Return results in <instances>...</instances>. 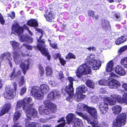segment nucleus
Instances as JSON below:
<instances>
[{
  "mask_svg": "<svg viewBox=\"0 0 127 127\" xmlns=\"http://www.w3.org/2000/svg\"><path fill=\"white\" fill-rule=\"evenodd\" d=\"M59 60L62 64L64 65L66 61L63 58H60Z\"/></svg>",
  "mask_w": 127,
  "mask_h": 127,
  "instance_id": "6e6d98bb",
  "label": "nucleus"
},
{
  "mask_svg": "<svg viewBox=\"0 0 127 127\" xmlns=\"http://www.w3.org/2000/svg\"><path fill=\"white\" fill-rule=\"evenodd\" d=\"M61 55L59 53L55 54L53 56V57L55 59H57L58 58H59L60 59V58Z\"/></svg>",
  "mask_w": 127,
  "mask_h": 127,
  "instance_id": "3c124183",
  "label": "nucleus"
},
{
  "mask_svg": "<svg viewBox=\"0 0 127 127\" xmlns=\"http://www.w3.org/2000/svg\"><path fill=\"white\" fill-rule=\"evenodd\" d=\"M88 15L90 16L93 17L94 15V13L93 11L90 10L88 11Z\"/></svg>",
  "mask_w": 127,
  "mask_h": 127,
  "instance_id": "603ef678",
  "label": "nucleus"
},
{
  "mask_svg": "<svg viewBox=\"0 0 127 127\" xmlns=\"http://www.w3.org/2000/svg\"><path fill=\"white\" fill-rule=\"evenodd\" d=\"M122 87L125 90L127 91V84L124 83L122 85Z\"/></svg>",
  "mask_w": 127,
  "mask_h": 127,
  "instance_id": "13d9d810",
  "label": "nucleus"
},
{
  "mask_svg": "<svg viewBox=\"0 0 127 127\" xmlns=\"http://www.w3.org/2000/svg\"><path fill=\"white\" fill-rule=\"evenodd\" d=\"M38 87H33L31 93L32 95L33 96L34 98L38 99H41L43 98V94L41 92V91L39 90Z\"/></svg>",
  "mask_w": 127,
  "mask_h": 127,
  "instance_id": "f8f14e48",
  "label": "nucleus"
},
{
  "mask_svg": "<svg viewBox=\"0 0 127 127\" xmlns=\"http://www.w3.org/2000/svg\"><path fill=\"white\" fill-rule=\"evenodd\" d=\"M24 27L25 29L26 28L27 30L29 32L30 34L31 35H32V33L30 30H29V29L26 27V26H24Z\"/></svg>",
  "mask_w": 127,
  "mask_h": 127,
  "instance_id": "052dcab7",
  "label": "nucleus"
},
{
  "mask_svg": "<svg viewBox=\"0 0 127 127\" xmlns=\"http://www.w3.org/2000/svg\"><path fill=\"white\" fill-rule=\"evenodd\" d=\"M111 96L113 98V100H114L115 102V101L116 100L118 102L120 103H125L127 104V93H124L122 98L120 95L115 94H112Z\"/></svg>",
  "mask_w": 127,
  "mask_h": 127,
  "instance_id": "1a4fd4ad",
  "label": "nucleus"
},
{
  "mask_svg": "<svg viewBox=\"0 0 127 127\" xmlns=\"http://www.w3.org/2000/svg\"><path fill=\"white\" fill-rule=\"evenodd\" d=\"M122 107L119 105H116L113 107L112 110L113 113L115 115H117L120 113L122 110Z\"/></svg>",
  "mask_w": 127,
  "mask_h": 127,
  "instance_id": "b1692460",
  "label": "nucleus"
},
{
  "mask_svg": "<svg viewBox=\"0 0 127 127\" xmlns=\"http://www.w3.org/2000/svg\"><path fill=\"white\" fill-rule=\"evenodd\" d=\"M76 93L75 99L77 101L83 99L85 97V95L83 94L81 92L76 91Z\"/></svg>",
  "mask_w": 127,
  "mask_h": 127,
  "instance_id": "bb28decb",
  "label": "nucleus"
},
{
  "mask_svg": "<svg viewBox=\"0 0 127 127\" xmlns=\"http://www.w3.org/2000/svg\"><path fill=\"white\" fill-rule=\"evenodd\" d=\"M0 22L2 24H4L5 22L3 17L0 13Z\"/></svg>",
  "mask_w": 127,
  "mask_h": 127,
  "instance_id": "8fccbe9b",
  "label": "nucleus"
},
{
  "mask_svg": "<svg viewBox=\"0 0 127 127\" xmlns=\"http://www.w3.org/2000/svg\"><path fill=\"white\" fill-rule=\"evenodd\" d=\"M32 101V98L30 97L17 101L15 110H20L22 108L26 110V116L27 117H30L32 116L35 117L37 114V111L35 109L32 108V104H28Z\"/></svg>",
  "mask_w": 127,
  "mask_h": 127,
  "instance_id": "f257e3e1",
  "label": "nucleus"
},
{
  "mask_svg": "<svg viewBox=\"0 0 127 127\" xmlns=\"http://www.w3.org/2000/svg\"><path fill=\"white\" fill-rule=\"evenodd\" d=\"M88 123L92 125L93 127H101L100 125L98 124L97 120H94L93 121L88 120ZM88 127H90L88 126Z\"/></svg>",
  "mask_w": 127,
  "mask_h": 127,
  "instance_id": "72a5a7b5",
  "label": "nucleus"
},
{
  "mask_svg": "<svg viewBox=\"0 0 127 127\" xmlns=\"http://www.w3.org/2000/svg\"><path fill=\"white\" fill-rule=\"evenodd\" d=\"M10 43L12 45V48L14 50H19L21 48L20 44L18 42L15 41H11ZM13 58L14 61L16 64L19 63L21 57L20 56V54L22 56H25L26 55L24 54L19 52H17L15 51L13 53Z\"/></svg>",
  "mask_w": 127,
  "mask_h": 127,
  "instance_id": "39448f33",
  "label": "nucleus"
},
{
  "mask_svg": "<svg viewBox=\"0 0 127 127\" xmlns=\"http://www.w3.org/2000/svg\"><path fill=\"white\" fill-rule=\"evenodd\" d=\"M16 111V112L14 114L13 118V121L14 122H15L20 117L22 113V111L20 110H18Z\"/></svg>",
  "mask_w": 127,
  "mask_h": 127,
  "instance_id": "c756f323",
  "label": "nucleus"
},
{
  "mask_svg": "<svg viewBox=\"0 0 127 127\" xmlns=\"http://www.w3.org/2000/svg\"><path fill=\"white\" fill-rule=\"evenodd\" d=\"M27 24L28 25L31 26L36 27L38 25L36 21L35 20H32L28 21Z\"/></svg>",
  "mask_w": 127,
  "mask_h": 127,
  "instance_id": "473e14b6",
  "label": "nucleus"
},
{
  "mask_svg": "<svg viewBox=\"0 0 127 127\" xmlns=\"http://www.w3.org/2000/svg\"><path fill=\"white\" fill-rule=\"evenodd\" d=\"M40 121L43 123H44L46 122V120L43 119H41L39 120Z\"/></svg>",
  "mask_w": 127,
  "mask_h": 127,
  "instance_id": "680f3d73",
  "label": "nucleus"
},
{
  "mask_svg": "<svg viewBox=\"0 0 127 127\" xmlns=\"http://www.w3.org/2000/svg\"><path fill=\"white\" fill-rule=\"evenodd\" d=\"M86 84L88 87L90 88H93L94 87V83L91 80H87L86 82Z\"/></svg>",
  "mask_w": 127,
  "mask_h": 127,
  "instance_id": "c9c22d12",
  "label": "nucleus"
},
{
  "mask_svg": "<svg viewBox=\"0 0 127 127\" xmlns=\"http://www.w3.org/2000/svg\"><path fill=\"white\" fill-rule=\"evenodd\" d=\"M87 89L86 87L83 85H81L79 86L76 89V91L81 92L82 93H84L86 91Z\"/></svg>",
  "mask_w": 127,
  "mask_h": 127,
  "instance_id": "2f4dec72",
  "label": "nucleus"
},
{
  "mask_svg": "<svg viewBox=\"0 0 127 127\" xmlns=\"http://www.w3.org/2000/svg\"><path fill=\"white\" fill-rule=\"evenodd\" d=\"M60 94V92L58 91H54L49 94L47 97V100L48 101L56 99L57 96H59Z\"/></svg>",
  "mask_w": 127,
  "mask_h": 127,
  "instance_id": "4468645a",
  "label": "nucleus"
},
{
  "mask_svg": "<svg viewBox=\"0 0 127 127\" xmlns=\"http://www.w3.org/2000/svg\"><path fill=\"white\" fill-rule=\"evenodd\" d=\"M45 105L44 108V106L40 107L38 109L40 113L43 115L48 114L49 111L53 112H55L57 110L56 105L53 103L50 102L48 100H45L44 102Z\"/></svg>",
  "mask_w": 127,
  "mask_h": 127,
  "instance_id": "20e7f679",
  "label": "nucleus"
},
{
  "mask_svg": "<svg viewBox=\"0 0 127 127\" xmlns=\"http://www.w3.org/2000/svg\"><path fill=\"white\" fill-rule=\"evenodd\" d=\"M127 49V45L121 48L119 50L118 52L120 53L123 52L125 51L126 49Z\"/></svg>",
  "mask_w": 127,
  "mask_h": 127,
  "instance_id": "a18cd8bd",
  "label": "nucleus"
},
{
  "mask_svg": "<svg viewBox=\"0 0 127 127\" xmlns=\"http://www.w3.org/2000/svg\"><path fill=\"white\" fill-rule=\"evenodd\" d=\"M95 55L94 54H92L90 55L89 56H88L86 58V63L87 64H89L92 62H94L96 61L95 59Z\"/></svg>",
  "mask_w": 127,
  "mask_h": 127,
  "instance_id": "393cba45",
  "label": "nucleus"
},
{
  "mask_svg": "<svg viewBox=\"0 0 127 127\" xmlns=\"http://www.w3.org/2000/svg\"><path fill=\"white\" fill-rule=\"evenodd\" d=\"M92 101L95 102L96 101L98 100V97L96 96H94L91 98Z\"/></svg>",
  "mask_w": 127,
  "mask_h": 127,
  "instance_id": "864d4df0",
  "label": "nucleus"
},
{
  "mask_svg": "<svg viewBox=\"0 0 127 127\" xmlns=\"http://www.w3.org/2000/svg\"><path fill=\"white\" fill-rule=\"evenodd\" d=\"M115 17L118 19H120V17L119 15V14H116L115 15Z\"/></svg>",
  "mask_w": 127,
  "mask_h": 127,
  "instance_id": "0e129e2a",
  "label": "nucleus"
},
{
  "mask_svg": "<svg viewBox=\"0 0 127 127\" xmlns=\"http://www.w3.org/2000/svg\"><path fill=\"white\" fill-rule=\"evenodd\" d=\"M51 126L47 124H44L42 125V127H51Z\"/></svg>",
  "mask_w": 127,
  "mask_h": 127,
  "instance_id": "e2e57ef3",
  "label": "nucleus"
},
{
  "mask_svg": "<svg viewBox=\"0 0 127 127\" xmlns=\"http://www.w3.org/2000/svg\"><path fill=\"white\" fill-rule=\"evenodd\" d=\"M68 80L70 83L69 85L66 87L65 91L72 97V95L73 94L74 90L73 87V81L74 80V79L72 77H68Z\"/></svg>",
  "mask_w": 127,
  "mask_h": 127,
  "instance_id": "9b49d317",
  "label": "nucleus"
},
{
  "mask_svg": "<svg viewBox=\"0 0 127 127\" xmlns=\"http://www.w3.org/2000/svg\"><path fill=\"white\" fill-rule=\"evenodd\" d=\"M48 41L50 42V46L54 49H57V44L56 43L52 44L50 42L51 41L49 39L48 40Z\"/></svg>",
  "mask_w": 127,
  "mask_h": 127,
  "instance_id": "37998d69",
  "label": "nucleus"
},
{
  "mask_svg": "<svg viewBox=\"0 0 127 127\" xmlns=\"http://www.w3.org/2000/svg\"><path fill=\"white\" fill-rule=\"evenodd\" d=\"M46 74L47 76H50L52 73V69L51 67L48 66L46 68Z\"/></svg>",
  "mask_w": 127,
  "mask_h": 127,
  "instance_id": "f704fd0d",
  "label": "nucleus"
},
{
  "mask_svg": "<svg viewBox=\"0 0 127 127\" xmlns=\"http://www.w3.org/2000/svg\"><path fill=\"white\" fill-rule=\"evenodd\" d=\"M113 64V62L112 61H110L108 63L106 67V71L109 72L112 70Z\"/></svg>",
  "mask_w": 127,
  "mask_h": 127,
  "instance_id": "c85d7f7f",
  "label": "nucleus"
},
{
  "mask_svg": "<svg viewBox=\"0 0 127 127\" xmlns=\"http://www.w3.org/2000/svg\"><path fill=\"white\" fill-rule=\"evenodd\" d=\"M99 85H106L108 84V82L107 80H101L98 81Z\"/></svg>",
  "mask_w": 127,
  "mask_h": 127,
  "instance_id": "ea45409f",
  "label": "nucleus"
},
{
  "mask_svg": "<svg viewBox=\"0 0 127 127\" xmlns=\"http://www.w3.org/2000/svg\"><path fill=\"white\" fill-rule=\"evenodd\" d=\"M121 63L122 65L127 68V57L122 59Z\"/></svg>",
  "mask_w": 127,
  "mask_h": 127,
  "instance_id": "e433bc0d",
  "label": "nucleus"
},
{
  "mask_svg": "<svg viewBox=\"0 0 127 127\" xmlns=\"http://www.w3.org/2000/svg\"><path fill=\"white\" fill-rule=\"evenodd\" d=\"M114 69L117 74L121 76L124 75L126 74L124 69L121 66H117Z\"/></svg>",
  "mask_w": 127,
  "mask_h": 127,
  "instance_id": "2eb2a0df",
  "label": "nucleus"
},
{
  "mask_svg": "<svg viewBox=\"0 0 127 127\" xmlns=\"http://www.w3.org/2000/svg\"><path fill=\"white\" fill-rule=\"evenodd\" d=\"M33 41L31 37H29L28 36V37L27 38L26 41L28 42L29 43H31Z\"/></svg>",
  "mask_w": 127,
  "mask_h": 127,
  "instance_id": "5fc2aeb1",
  "label": "nucleus"
},
{
  "mask_svg": "<svg viewBox=\"0 0 127 127\" xmlns=\"http://www.w3.org/2000/svg\"><path fill=\"white\" fill-rule=\"evenodd\" d=\"M23 45L28 49L30 50H32V47L28 44L24 43L23 44Z\"/></svg>",
  "mask_w": 127,
  "mask_h": 127,
  "instance_id": "09e8293b",
  "label": "nucleus"
},
{
  "mask_svg": "<svg viewBox=\"0 0 127 127\" xmlns=\"http://www.w3.org/2000/svg\"><path fill=\"white\" fill-rule=\"evenodd\" d=\"M101 24L102 28L105 30L110 28L109 22L107 20L102 19Z\"/></svg>",
  "mask_w": 127,
  "mask_h": 127,
  "instance_id": "5701e85b",
  "label": "nucleus"
},
{
  "mask_svg": "<svg viewBox=\"0 0 127 127\" xmlns=\"http://www.w3.org/2000/svg\"><path fill=\"white\" fill-rule=\"evenodd\" d=\"M12 29V32L16 35L20 34L24 31L23 28L20 26L18 23L13 25Z\"/></svg>",
  "mask_w": 127,
  "mask_h": 127,
  "instance_id": "ddd939ff",
  "label": "nucleus"
},
{
  "mask_svg": "<svg viewBox=\"0 0 127 127\" xmlns=\"http://www.w3.org/2000/svg\"><path fill=\"white\" fill-rule=\"evenodd\" d=\"M12 127H22L20 126H18V125L17 124H15Z\"/></svg>",
  "mask_w": 127,
  "mask_h": 127,
  "instance_id": "338daca9",
  "label": "nucleus"
},
{
  "mask_svg": "<svg viewBox=\"0 0 127 127\" xmlns=\"http://www.w3.org/2000/svg\"><path fill=\"white\" fill-rule=\"evenodd\" d=\"M11 106V105L10 103L5 104L0 111V116H1L7 112L10 109Z\"/></svg>",
  "mask_w": 127,
  "mask_h": 127,
  "instance_id": "6ab92c4d",
  "label": "nucleus"
},
{
  "mask_svg": "<svg viewBox=\"0 0 127 127\" xmlns=\"http://www.w3.org/2000/svg\"><path fill=\"white\" fill-rule=\"evenodd\" d=\"M37 114L35 117L32 116L30 117H27L29 119H27L25 120V125L26 127H35L36 124L35 122H29L28 120H29L31 119V117L32 116H33L34 117H37Z\"/></svg>",
  "mask_w": 127,
  "mask_h": 127,
  "instance_id": "412c9836",
  "label": "nucleus"
},
{
  "mask_svg": "<svg viewBox=\"0 0 127 127\" xmlns=\"http://www.w3.org/2000/svg\"><path fill=\"white\" fill-rule=\"evenodd\" d=\"M20 38V40L23 41H26L27 38L28 37V36L24 35H21L19 36Z\"/></svg>",
  "mask_w": 127,
  "mask_h": 127,
  "instance_id": "79ce46f5",
  "label": "nucleus"
},
{
  "mask_svg": "<svg viewBox=\"0 0 127 127\" xmlns=\"http://www.w3.org/2000/svg\"><path fill=\"white\" fill-rule=\"evenodd\" d=\"M49 83L52 86L55 87L57 85V83L56 82L55 80H50L49 82Z\"/></svg>",
  "mask_w": 127,
  "mask_h": 127,
  "instance_id": "c03bdc74",
  "label": "nucleus"
},
{
  "mask_svg": "<svg viewBox=\"0 0 127 127\" xmlns=\"http://www.w3.org/2000/svg\"><path fill=\"white\" fill-rule=\"evenodd\" d=\"M67 123L69 124L71 122L75 121L77 122H75L73 127H80V125L81 123V121L80 119L76 118L75 115L72 113L68 114L66 117Z\"/></svg>",
  "mask_w": 127,
  "mask_h": 127,
  "instance_id": "6e6552de",
  "label": "nucleus"
},
{
  "mask_svg": "<svg viewBox=\"0 0 127 127\" xmlns=\"http://www.w3.org/2000/svg\"><path fill=\"white\" fill-rule=\"evenodd\" d=\"M77 108L80 110L83 111L86 110L88 108V106L87 105L81 103L78 104Z\"/></svg>",
  "mask_w": 127,
  "mask_h": 127,
  "instance_id": "cd10ccee",
  "label": "nucleus"
},
{
  "mask_svg": "<svg viewBox=\"0 0 127 127\" xmlns=\"http://www.w3.org/2000/svg\"><path fill=\"white\" fill-rule=\"evenodd\" d=\"M25 83L24 78L23 76L21 77L19 80L18 84L20 86H22Z\"/></svg>",
  "mask_w": 127,
  "mask_h": 127,
  "instance_id": "a19ab883",
  "label": "nucleus"
},
{
  "mask_svg": "<svg viewBox=\"0 0 127 127\" xmlns=\"http://www.w3.org/2000/svg\"><path fill=\"white\" fill-rule=\"evenodd\" d=\"M2 86V84L1 80H0V89L1 88Z\"/></svg>",
  "mask_w": 127,
  "mask_h": 127,
  "instance_id": "774afa93",
  "label": "nucleus"
},
{
  "mask_svg": "<svg viewBox=\"0 0 127 127\" xmlns=\"http://www.w3.org/2000/svg\"><path fill=\"white\" fill-rule=\"evenodd\" d=\"M101 64V62L99 60L96 61L94 62H92L88 65L83 64L80 66L76 72L77 76L80 77L83 74H89L91 72L90 67L94 70H98L100 68Z\"/></svg>",
  "mask_w": 127,
  "mask_h": 127,
  "instance_id": "f03ea898",
  "label": "nucleus"
},
{
  "mask_svg": "<svg viewBox=\"0 0 127 127\" xmlns=\"http://www.w3.org/2000/svg\"><path fill=\"white\" fill-rule=\"evenodd\" d=\"M29 64L28 60L25 61L24 62H22L20 64V67L22 69L24 75L29 68Z\"/></svg>",
  "mask_w": 127,
  "mask_h": 127,
  "instance_id": "f3484780",
  "label": "nucleus"
},
{
  "mask_svg": "<svg viewBox=\"0 0 127 127\" xmlns=\"http://www.w3.org/2000/svg\"><path fill=\"white\" fill-rule=\"evenodd\" d=\"M91 50H92L93 51H95V47L93 46L92 47H91Z\"/></svg>",
  "mask_w": 127,
  "mask_h": 127,
  "instance_id": "69168bd1",
  "label": "nucleus"
},
{
  "mask_svg": "<svg viewBox=\"0 0 127 127\" xmlns=\"http://www.w3.org/2000/svg\"><path fill=\"white\" fill-rule=\"evenodd\" d=\"M21 71L18 70L17 72H16L15 69H14L13 71L10 75L9 77L11 80L14 78L15 77L18 78L21 75Z\"/></svg>",
  "mask_w": 127,
  "mask_h": 127,
  "instance_id": "a878e982",
  "label": "nucleus"
},
{
  "mask_svg": "<svg viewBox=\"0 0 127 127\" xmlns=\"http://www.w3.org/2000/svg\"><path fill=\"white\" fill-rule=\"evenodd\" d=\"M76 113L78 115L84 118H86V116L81 113L76 112Z\"/></svg>",
  "mask_w": 127,
  "mask_h": 127,
  "instance_id": "de8ad7c7",
  "label": "nucleus"
},
{
  "mask_svg": "<svg viewBox=\"0 0 127 127\" xmlns=\"http://www.w3.org/2000/svg\"><path fill=\"white\" fill-rule=\"evenodd\" d=\"M35 29L40 33V36L39 38H38V37L37 38V41L38 42L37 45V48L41 51L43 55L47 56L48 59L49 60L50 59V57L49 55L47 49L45 47V41L44 40V39L42 40L41 39L44 32L38 28H36Z\"/></svg>",
  "mask_w": 127,
  "mask_h": 127,
  "instance_id": "7ed1b4c3",
  "label": "nucleus"
},
{
  "mask_svg": "<svg viewBox=\"0 0 127 127\" xmlns=\"http://www.w3.org/2000/svg\"><path fill=\"white\" fill-rule=\"evenodd\" d=\"M103 103H100L99 105V108L102 114H105L106 113L108 110V105H114L116 102L110 97H107L105 98L104 100Z\"/></svg>",
  "mask_w": 127,
  "mask_h": 127,
  "instance_id": "423d86ee",
  "label": "nucleus"
},
{
  "mask_svg": "<svg viewBox=\"0 0 127 127\" xmlns=\"http://www.w3.org/2000/svg\"><path fill=\"white\" fill-rule=\"evenodd\" d=\"M39 89L43 95L48 92L50 90L49 86L48 85L45 84L41 85Z\"/></svg>",
  "mask_w": 127,
  "mask_h": 127,
  "instance_id": "aec40b11",
  "label": "nucleus"
},
{
  "mask_svg": "<svg viewBox=\"0 0 127 127\" xmlns=\"http://www.w3.org/2000/svg\"><path fill=\"white\" fill-rule=\"evenodd\" d=\"M64 77V76L63 73L62 72H61L59 74V77L60 79H61L62 78Z\"/></svg>",
  "mask_w": 127,
  "mask_h": 127,
  "instance_id": "bf43d9fd",
  "label": "nucleus"
},
{
  "mask_svg": "<svg viewBox=\"0 0 127 127\" xmlns=\"http://www.w3.org/2000/svg\"><path fill=\"white\" fill-rule=\"evenodd\" d=\"M88 109L86 111L93 117L94 118L96 119L97 118V113L96 109L93 107H88Z\"/></svg>",
  "mask_w": 127,
  "mask_h": 127,
  "instance_id": "a211bd4d",
  "label": "nucleus"
},
{
  "mask_svg": "<svg viewBox=\"0 0 127 127\" xmlns=\"http://www.w3.org/2000/svg\"><path fill=\"white\" fill-rule=\"evenodd\" d=\"M76 58V57L75 55L71 53H69L66 55V59H75Z\"/></svg>",
  "mask_w": 127,
  "mask_h": 127,
  "instance_id": "58836bf2",
  "label": "nucleus"
},
{
  "mask_svg": "<svg viewBox=\"0 0 127 127\" xmlns=\"http://www.w3.org/2000/svg\"><path fill=\"white\" fill-rule=\"evenodd\" d=\"M0 59L2 60L7 59L10 61L12 60V58L11 57L10 53L8 52H5L2 54L0 55Z\"/></svg>",
  "mask_w": 127,
  "mask_h": 127,
  "instance_id": "4be33fe9",
  "label": "nucleus"
},
{
  "mask_svg": "<svg viewBox=\"0 0 127 127\" xmlns=\"http://www.w3.org/2000/svg\"><path fill=\"white\" fill-rule=\"evenodd\" d=\"M126 36H122L119 37L116 40V43L117 45H119L123 43L126 41Z\"/></svg>",
  "mask_w": 127,
  "mask_h": 127,
  "instance_id": "7c9ffc66",
  "label": "nucleus"
},
{
  "mask_svg": "<svg viewBox=\"0 0 127 127\" xmlns=\"http://www.w3.org/2000/svg\"><path fill=\"white\" fill-rule=\"evenodd\" d=\"M15 89L10 88L8 91L3 94L4 97L8 99H11L14 98L16 95V90L17 89V84L15 83L14 84Z\"/></svg>",
  "mask_w": 127,
  "mask_h": 127,
  "instance_id": "9d476101",
  "label": "nucleus"
},
{
  "mask_svg": "<svg viewBox=\"0 0 127 127\" xmlns=\"http://www.w3.org/2000/svg\"><path fill=\"white\" fill-rule=\"evenodd\" d=\"M26 89L25 87L23 88L21 90L20 94L21 95H23L26 92Z\"/></svg>",
  "mask_w": 127,
  "mask_h": 127,
  "instance_id": "49530a36",
  "label": "nucleus"
},
{
  "mask_svg": "<svg viewBox=\"0 0 127 127\" xmlns=\"http://www.w3.org/2000/svg\"><path fill=\"white\" fill-rule=\"evenodd\" d=\"M44 16L46 20L49 22H52L55 17L52 11L46 12Z\"/></svg>",
  "mask_w": 127,
  "mask_h": 127,
  "instance_id": "dca6fc26",
  "label": "nucleus"
},
{
  "mask_svg": "<svg viewBox=\"0 0 127 127\" xmlns=\"http://www.w3.org/2000/svg\"><path fill=\"white\" fill-rule=\"evenodd\" d=\"M8 15L9 17H10L12 19H13L15 17V14L14 12L13 11L11 13V15L10 14H8Z\"/></svg>",
  "mask_w": 127,
  "mask_h": 127,
  "instance_id": "4d7b16f0",
  "label": "nucleus"
},
{
  "mask_svg": "<svg viewBox=\"0 0 127 127\" xmlns=\"http://www.w3.org/2000/svg\"><path fill=\"white\" fill-rule=\"evenodd\" d=\"M38 67L39 70V73L40 74L41 76H42L44 75V72L43 67L40 64L38 65Z\"/></svg>",
  "mask_w": 127,
  "mask_h": 127,
  "instance_id": "4c0bfd02",
  "label": "nucleus"
},
{
  "mask_svg": "<svg viewBox=\"0 0 127 127\" xmlns=\"http://www.w3.org/2000/svg\"><path fill=\"white\" fill-rule=\"evenodd\" d=\"M117 76L113 72H112L109 74L108 78V80L110 81L109 83V88L116 89L120 85V83L119 81L113 79L114 78Z\"/></svg>",
  "mask_w": 127,
  "mask_h": 127,
  "instance_id": "0eeeda50",
  "label": "nucleus"
}]
</instances>
